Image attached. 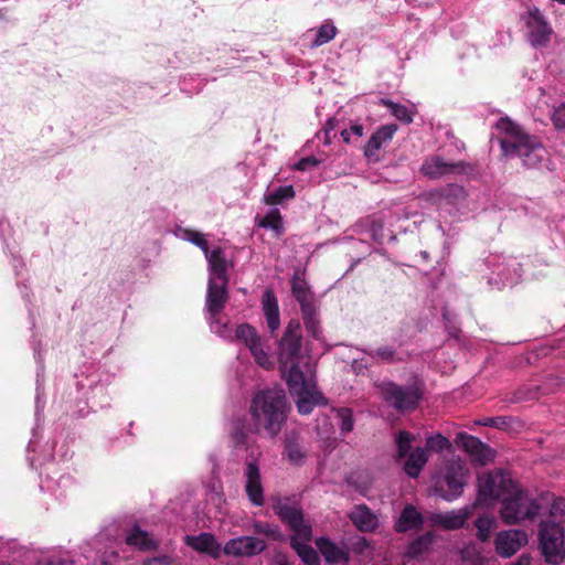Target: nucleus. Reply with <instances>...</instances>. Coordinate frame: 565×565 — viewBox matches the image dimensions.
Returning <instances> with one entry per match:
<instances>
[{
	"instance_id": "1",
	"label": "nucleus",
	"mask_w": 565,
	"mask_h": 565,
	"mask_svg": "<svg viewBox=\"0 0 565 565\" xmlns=\"http://www.w3.org/2000/svg\"><path fill=\"white\" fill-rule=\"evenodd\" d=\"M290 404L286 392L280 387H269L256 392L250 399L248 413L252 419L250 430L264 433L275 438L287 422Z\"/></svg>"
},
{
	"instance_id": "2",
	"label": "nucleus",
	"mask_w": 565,
	"mask_h": 565,
	"mask_svg": "<svg viewBox=\"0 0 565 565\" xmlns=\"http://www.w3.org/2000/svg\"><path fill=\"white\" fill-rule=\"evenodd\" d=\"M495 127L502 135L499 143L504 157H519L526 168L539 167L546 151L535 136L527 134L508 117L500 118Z\"/></svg>"
},
{
	"instance_id": "3",
	"label": "nucleus",
	"mask_w": 565,
	"mask_h": 565,
	"mask_svg": "<svg viewBox=\"0 0 565 565\" xmlns=\"http://www.w3.org/2000/svg\"><path fill=\"white\" fill-rule=\"evenodd\" d=\"M379 390L384 402L398 413L417 409L425 392L424 384L417 381L406 386L393 381H383Z\"/></svg>"
},
{
	"instance_id": "4",
	"label": "nucleus",
	"mask_w": 565,
	"mask_h": 565,
	"mask_svg": "<svg viewBox=\"0 0 565 565\" xmlns=\"http://www.w3.org/2000/svg\"><path fill=\"white\" fill-rule=\"evenodd\" d=\"M541 505L527 491L514 488L502 499L500 515L504 523L516 524L522 520H533Z\"/></svg>"
},
{
	"instance_id": "5",
	"label": "nucleus",
	"mask_w": 565,
	"mask_h": 565,
	"mask_svg": "<svg viewBox=\"0 0 565 565\" xmlns=\"http://www.w3.org/2000/svg\"><path fill=\"white\" fill-rule=\"evenodd\" d=\"M302 345L301 323L297 319H291L278 341L277 354L280 370L286 371L290 362H300L302 358Z\"/></svg>"
},
{
	"instance_id": "6",
	"label": "nucleus",
	"mask_w": 565,
	"mask_h": 565,
	"mask_svg": "<svg viewBox=\"0 0 565 565\" xmlns=\"http://www.w3.org/2000/svg\"><path fill=\"white\" fill-rule=\"evenodd\" d=\"M514 488V482L502 470H493L478 477V503L489 505L503 498Z\"/></svg>"
},
{
	"instance_id": "7",
	"label": "nucleus",
	"mask_w": 565,
	"mask_h": 565,
	"mask_svg": "<svg viewBox=\"0 0 565 565\" xmlns=\"http://www.w3.org/2000/svg\"><path fill=\"white\" fill-rule=\"evenodd\" d=\"M540 546L545 561L561 564L565 557L564 530L555 522H542L539 532Z\"/></svg>"
},
{
	"instance_id": "8",
	"label": "nucleus",
	"mask_w": 565,
	"mask_h": 565,
	"mask_svg": "<svg viewBox=\"0 0 565 565\" xmlns=\"http://www.w3.org/2000/svg\"><path fill=\"white\" fill-rule=\"evenodd\" d=\"M273 510L279 520L294 533L290 537H300L302 542L312 539V527L305 521L301 507L278 500L273 504Z\"/></svg>"
},
{
	"instance_id": "9",
	"label": "nucleus",
	"mask_w": 565,
	"mask_h": 565,
	"mask_svg": "<svg viewBox=\"0 0 565 565\" xmlns=\"http://www.w3.org/2000/svg\"><path fill=\"white\" fill-rule=\"evenodd\" d=\"M235 334L236 338L248 348L255 359V362L259 366L265 370L273 369L274 362L271 361L268 352L264 350L262 338L253 326L242 323L236 328Z\"/></svg>"
},
{
	"instance_id": "10",
	"label": "nucleus",
	"mask_w": 565,
	"mask_h": 565,
	"mask_svg": "<svg viewBox=\"0 0 565 565\" xmlns=\"http://www.w3.org/2000/svg\"><path fill=\"white\" fill-rule=\"evenodd\" d=\"M397 129L395 124L382 125L372 134L363 148V154L369 163H377L383 159L382 148L390 145Z\"/></svg>"
},
{
	"instance_id": "11",
	"label": "nucleus",
	"mask_w": 565,
	"mask_h": 565,
	"mask_svg": "<svg viewBox=\"0 0 565 565\" xmlns=\"http://www.w3.org/2000/svg\"><path fill=\"white\" fill-rule=\"evenodd\" d=\"M526 29L529 42L535 47L547 45L553 33L550 23L536 7L529 10Z\"/></svg>"
},
{
	"instance_id": "12",
	"label": "nucleus",
	"mask_w": 565,
	"mask_h": 565,
	"mask_svg": "<svg viewBox=\"0 0 565 565\" xmlns=\"http://www.w3.org/2000/svg\"><path fill=\"white\" fill-rule=\"evenodd\" d=\"M455 443L460 449L470 456L473 462L481 466L489 463L494 458V451L490 446L467 433H458Z\"/></svg>"
},
{
	"instance_id": "13",
	"label": "nucleus",
	"mask_w": 565,
	"mask_h": 565,
	"mask_svg": "<svg viewBox=\"0 0 565 565\" xmlns=\"http://www.w3.org/2000/svg\"><path fill=\"white\" fill-rule=\"evenodd\" d=\"M467 167L463 161L448 162L440 156H431L423 162L420 171L429 179H439L448 174L462 173Z\"/></svg>"
},
{
	"instance_id": "14",
	"label": "nucleus",
	"mask_w": 565,
	"mask_h": 565,
	"mask_svg": "<svg viewBox=\"0 0 565 565\" xmlns=\"http://www.w3.org/2000/svg\"><path fill=\"white\" fill-rule=\"evenodd\" d=\"M266 547L267 545L264 540L255 536H239L228 540L223 547V552L226 555L236 557H249L260 554Z\"/></svg>"
},
{
	"instance_id": "15",
	"label": "nucleus",
	"mask_w": 565,
	"mask_h": 565,
	"mask_svg": "<svg viewBox=\"0 0 565 565\" xmlns=\"http://www.w3.org/2000/svg\"><path fill=\"white\" fill-rule=\"evenodd\" d=\"M527 543V534L521 530H508L498 533L494 545L502 557H511Z\"/></svg>"
},
{
	"instance_id": "16",
	"label": "nucleus",
	"mask_w": 565,
	"mask_h": 565,
	"mask_svg": "<svg viewBox=\"0 0 565 565\" xmlns=\"http://www.w3.org/2000/svg\"><path fill=\"white\" fill-rule=\"evenodd\" d=\"M244 475L246 477L245 492L254 507H262L265 503L264 488L262 484L260 471L256 461H247Z\"/></svg>"
},
{
	"instance_id": "17",
	"label": "nucleus",
	"mask_w": 565,
	"mask_h": 565,
	"mask_svg": "<svg viewBox=\"0 0 565 565\" xmlns=\"http://www.w3.org/2000/svg\"><path fill=\"white\" fill-rule=\"evenodd\" d=\"M227 285L228 280H217L215 278H209L206 292V309L212 317L218 316L223 311L228 300Z\"/></svg>"
},
{
	"instance_id": "18",
	"label": "nucleus",
	"mask_w": 565,
	"mask_h": 565,
	"mask_svg": "<svg viewBox=\"0 0 565 565\" xmlns=\"http://www.w3.org/2000/svg\"><path fill=\"white\" fill-rule=\"evenodd\" d=\"M444 483L446 484V493L443 494L447 501H451L463 492L465 487V472L460 465H450L447 467Z\"/></svg>"
},
{
	"instance_id": "19",
	"label": "nucleus",
	"mask_w": 565,
	"mask_h": 565,
	"mask_svg": "<svg viewBox=\"0 0 565 565\" xmlns=\"http://www.w3.org/2000/svg\"><path fill=\"white\" fill-rule=\"evenodd\" d=\"M348 516L360 532H374L379 527L377 516L364 503L355 505Z\"/></svg>"
},
{
	"instance_id": "20",
	"label": "nucleus",
	"mask_w": 565,
	"mask_h": 565,
	"mask_svg": "<svg viewBox=\"0 0 565 565\" xmlns=\"http://www.w3.org/2000/svg\"><path fill=\"white\" fill-rule=\"evenodd\" d=\"M184 542L188 546L199 553H205L213 558H217L221 553V545L211 533H200L199 535H186Z\"/></svg>"
},
{
	"instance_id": "21",
	"label": "nucleus",
	"mask_w": 565,
	"mask_h": 565,
	"mask_svg": "<svg viewBox=\"0 0 565 565\" xmlns=\"http://www.w3.org/2000/svg\"><path fill=\"white\" fill-rule=\"evenodd\" d=\"M472 509L473 508H465L458 512L436 513L431 516V521L435 525L445 530H458L461 529L471 516Z\"/></svg>"
},
{
	"instance_id": "22",
	"label": "nucleus",
	"mask_w": 565,
	"mask_h": 565,
	"mask_svg": "<svg viewBox=\"0 0 565 565\" xmlns=\"http://www.w3.org/2000/svg\"><path fill=\"white\" fill-rule=\"evenodd\" d=\"M262 305L267 327L270 333L274 334L280 327V313L278 299L273 290L267 289L264 291L262 296Z\"/></svg>"
},
{
	"instance_id": "23",
	"label": "nucleus",
	"mask_w": 565,
	"mask_h": 565,
	"mask_svg": "<svg viewBox=\"0 0 565 565\" xmlns=\"http://www.w3.org/2000/svg\"><path fill=\"white\" fill-rule=\"evenodd\" d=\"M125 542L141 552L157 551L160 545L159 541L152 539L147 531L141 530L137 524L127 532Z\"/></svg>"
},
{
	"instance_id": "24",
	"label": "nucleus",
	"mask_w": 565,
	"mask_h": 565,
	"mask_svg": "<svg viewBox=\"0 0 565 565\" xmlns=\"http://www.w3.org/2000/svg\"><path fill=\"white\" fill-rule=\"evenodd\" d=\"M424 518L412 504H407L401 512L394 529L397 533H405L409 530H419L423 527Z\"/></svg>"
},
{
	"instance_id": "25",
	"label": "nucleus",
	"mask_w": 565,
	"mask_h": 565,
	"mask_svg": "<svg viewBox=\"0 0 565 565\" xmlns=\"http://www.w3.org/2000/svg\"><path fill=\"white\" fill-rule=\"evenodd\" d=\"M297 396V409L301 415H309L315 406L326 404V398L319 391L308 387L305 391L295 393Z\"/></svg>"
},
{
	"instance_id": "26",
	"label": "nucleus",
	"mask_w": 565,
	"mask_h": 565,
	"mask_svg": "<svg viewBox=\"0 0 565 565\" xmlns=\"http://www.w3.org/2000/svg\"><path fill=\"white\" fill-rule=\"evenodd\" d=\"M316 545L324 559L329 564H335L340 562H349V553L340 548L337 544L330 541L328 537H318Z\"/></svg>"
},
{
	"instance_id": "27",
	"label": "nucleus",
	"mask_w": 565,
	"mask_h": 565,
	"mask_svg": "<svg viewBox=\"0 0 565 565\" xmlns=\"http://www.w3.org/2000/svg\"><path fill=\"white\" fill-rule=\"evenodd\" d=\"M291 394L299 393L310 387L305 373L299 367V362H290L288 367L280 370Z\"/></svg>"
},
{
	"instance_id": "28",
	"label": "nucleus",
	"mask_w": 565,
	"mask_h": 565,
	"mask_svg": "<svg viewBox=\"0 0 565 565\" xmlns=\"http://www.w3.org/2000/svg\"><path fill=\"white\" fill-rule=\"evenodd\" d=\"M205 257L207 259L211 271L210 278H215L217 280H230L226 259L221 247H216L213 250H210L209 255Z\"/></svg>"
},
{
	"instance_id": "29",
	"label": "nucleus",
	"mask_w": 565,
	"mask_h": 565,
	"mask_svg": "<svg viewBox=\"0 0 565 565\" xmlns=\"http://www.w3.org/2000/svg\"><path fill=\"white\" fill-rule=\"evenodd\" d=\"M287 456L290 463L295 466H301L306 457V451L299 443V436L296 433L286 435L284 441V452Z\"/></svg>"
},
{
	"instance_id": "30",
	"label": "nucleus",
	"mask_w": 565,
	"mask_h": 565,
	"mask_svg": "<svg viewBox=\"0 0 565 565\" xmlns=\"http://www.w3.org/2000/svg\"><path fill=\"white\" fill-rule=\"evenodd\" d=\"M404 463V471L411 478H417L428 461L427 451L424 448H416L413 452L408 454Z\"/></svg>"
},
{
	"instance_id": "31",
	"label": "nucleus",
	"mask_w": 565,
	"mask_h": 565,
	"mask_svg": "<svg viewBox=\"0 0 565 565\" xmlns=\"http://www.w3.org/2000/svg\"><path fill=\"white\" fill-rule=\"evenodd\" d=\"M290 546L306 565H320L317 551L300 537H290Z\"/></svg>"
},
{
	"instance_id": "32",
	"label": "nucleus",
	"mask_w": 565,
	"mask_h": 565,
	"mask_svg": "<svg viewBox=\"0 0 565 565\" xmlns=\"http://www.w3.org/2000/svg\"><path fill=\"white\" fill-rule=\"evenodd\" d=\"M434 540L435 534L433 532H426L408 544L405 555L412 559L418 558L431 547Z\"/></svg>"
},
{
	"instance_id": "33",
	"label": "nucleus",
	"mask_w": 565,
	"mask_h": 565,
	"mask_svg": "<svg viewBox=\"0 0 565 565\" xmlns=\"http://www.w3.org/2000/svg\"><path fill=\"white\" fill-rule=\"evenodd\" d=\"M291 292L292 296L300 305V310L313 307L312 295L307 286V282L298 277H294L291 280Z\"/></svg>"
},
{
	"instance_id": "34",
	"label": "nucleus",
	"mask_w": 565,
	"mask_h": 565,
	"mask_svg": "<svg viewBox=\"0 0 565 565\" xmlns=\"http://www.w3.org/2000/svg\"><path fill=\"white\" fill-rule=\"evenodd\" d=\"M252 527L255 534L264 535L275 542H284L286 539L280 527L274 523L255 521Z\"/></svg>"
},
{
	"instance_id": "35",
	"label": "nucleus",
	"mask_w": 565,
	"mask_h": 565,
	"mask_svg": "<svg viewBox=\"0 0 565 565\" xmlns=\"http://www.w3.org/2000/svg\"><path fill=\"white\" fill-rule=\"evenodd\" d=\"M338 34L335 25L327 20L316 31V38L311 43V47L322 46L332 41Z\"/></svg>"
},
{
	"instance_id": "36",
	"label": "nucleus",
	"mask_w": 565,
	"mask_h": 565,
	"mask_svg": "<svg viewBox=\"0 0 565 565\" xmlns=\"http://www.w3.org/2000/svg\"><path fill=\"white\" fill-rule=\"evenodd\" d=\"M258 226L273 230L276 236L284 233V224L280 211L271 209L262 220L258 221Z\"/></svg>"
},
{
	"instance_id": "37",
	"label": "nucleus",
	"mask_w": 565,
	"mask_h": 565,
	"mask_svg": "<svg viewBox=\"0 0 565 565\" xmlns=\"http://www.w3.org/2000/svg\"><path fill=\"white\" fill-rule=\"evenodd\" d=\"M295 189L292 185H281L275 189L273 192L265 195L264 201L269 205L281 204L285 200L295 198Z\"/></svg>"
},
{
	"instance_id": "38",
	"label": "nucleus",
	"mask_w": 565,
	"mask_h": 565,
	"mask_svg": "<svg viewBox=\"0 0 565 565\" xmlns=\"http://www.w3.org/2000/svg\"><path fill=\"white\" fill-rule=\"evenodd\" d=\"M381 105L385 106L391 110V114L399 121L404 124H411L413 121V113L404 105L394 103L391 99L382 98Z\"/></svg>"
},
{
	"instance_id": "39",
	"label": "nucleus",
	"mask_w": 565,
	"mask_h": 565,
	"mask_svg": "<svg viewBox=\"0 0 565 565\" xmlns=\"http://www.w3.org/2000/svg\"><path fill=\"white\" fill-rule=\"evenodd\" d=\"M303 323L306 327L307 332L315 339H318L320 337L321 330H320V322L317 318L316 308L310 307L307 309L301 310Z\"/></svg>"
},
{
	"instance_id": "40",
	"label": "nucleus",
	"mask_w": 565,
	"mask_h": 565,
	"mask_svg": "<svg viewBox=\"0 0 565 565\" xmlns=\"http://www.w3.org/2000/svg\"><path fill=\"white\" fill-rule=\"evenodd\" d=\"M250 428L252 423L248 425V427H246L244 418H238L235 422H233L231 437L234 441L235 447L245 445L247 439V433H253Z\"/></svg>"
},
{
	"instance_id": "41",
	"label": "nucleus",
	"mask_w": 565,
	"mask_h": 565,
	"mask_svg": "<svg viewBox=\"0 0 565 565\" xmlns=\"http://www.w3.org/2000/svg\"><path fill=\"white\" fill-rule=\"evenodd\" d=\"M367 355L372 359H379L382 362L385 363H392L394 361H402L401 358H396L397 352L396 349L392 345H383L379 347L376 349H372L367 351Z\"/></svg>"
},
{
	"instance_id": "42",
	"label": "nucleus",
	"mask_w": 565,
	"mask_h": 565,
	"mask_svg": "<svg viewBox=\"0 0 565 565\" xmlns=\"http://www.w3.org/2000/svg\"><path fill=\"white\" fill-rule=\"evenodd\" d=\"M337 418L340 420V431L343 436L351 433L354 428L353 412L349 407H340L335 409Z\"/></svg>"
},
{
	"instance_id": "43",
	"label": "nucleus",
	"mask_w": 565,
	"mask_h": 565,
	"mask_svg": "<svg viewBox=\"0 0 565 565\" xmlns=\"http://www.w3.org/2000/svg\"><path fill=\"white\" fill-rule=\"evenodd\" d=\"M494 523V519L488 515H481L475 521L477 537L481 542H487L489 540Z\"/></svg>"
},
{
	"instance_id": "44",
	"label": "nucleus",
	"mask_w": 565,
	"mask_h": 565,
	"mask_svg": "<svg viewBox=\"0 0 565 565\" xmlns=\"http://www.w3.org/2000/svg\"><path fill=\"white\" fill-rule=\"evenodd\" d=\"M451 448V443L448 438L443 436L441 434H436L434 436H429L426 439V451L430 450L434 452H443L444 450H449Z\"/></svg>"
},
{
	"instance_id": "45",
	"label": "nucleus",
	"mask_w": 565,
	"mask_h": 565,
	"mask_svg": "<svg viewBox=\"0 0 565 565\" xmlns=\"http://www.w3.org/2000/svg\"><path fill=\"white\" fill-rule=\"evenodd\" d=\"M413 440H414V435L411 434L409 431L402 430L398 433V435L396 437L398 458H405L408 454H411Z\"/></svg>"
},
{
	"instance_id": "46",
	"label": "nucleus",
	"mask_w": 565,
	"mask_h": 565,
	"mask_svg": "<svg viewBox=\"0 0 565 565\" xmlns=\"http://www.w3.org/2000/svg\"><path fill=\"white\" fill-rule=\"evenodd\" d=\"M550 515L553 519L552 522H555L557 524H562L565 522V499L564 498H557L554 499L551 509H550Z\"/></svg>"
},
{
	"instance_id": "47",
	"label": "nucleus",
	"mask_w": 565,
	"mask_h": 565,
	"mask_svg": "<svg viewBox=\"0 0 565 565\" xmlns=\"http://www.w3.org/2000/svg\"><path fill=\"white\" fill-rule=\"evenodd\" d=\"M185 238L201 248L205 256L209 255L210 247L207 241L204 238L203 234L193 230H185L184 232Z\"/></svg>"
},
{
	"instance_id": "48",
	"label": "nucleus",
	"mask_w": 565,
	"mask_h": 565,
	"mask_svg": "<svg viewBox=\"0 0 565 565\" xmlns=\"http://www.w3.org/2000/svg\"><path fill=\"white\" fill-rule=\"evenodd\" d=\"M551 120L557 130H565V103L555 107Z\"/></svg>"
},
{
	"instance_id": "49",
	"label": "nucleus",
	"mask_w": 565,
	"mask_h": 565,
	"mask_svg": "<svg viewBox=\"0 0 565 565\" xmlns=\"http://www.w3.org/2000/svg\"><path fill=\"white\" fill-rule=\"evenodd\" d=\"M508 423H509V420L504 416L487 417V418L478 422L479 425L494 427V428H499V429L505 428L508 426Z\"/></svg>"
},
{
	"instance_id": "50",
	"label": "nucleus",
	"mask_w": 565,
	"mask_h": 565,
	"mask_svg": "<svg viewBox=\"0 0 565 565\" xmlns=\"http://www.w3.org/2000/svg\"><path fill=\"white\" fill-rule=\"evenodd\" d=\"M320 163V160H318L313 156L301 158L296 164L295 169L298 171H307L311 168L317 167Z\"/></svg>"
},
{
	"instance_id": "51",
	"label": "nucleus",
	"mask_w": 565,
	"mask_h": 565,
	"mask_svg": "<svg viewBox=\"0 0 565 565\" xmlns=\"http://www.w3.org/2000/svg\"><path fill=\"white\" fill-rule=\"evenodd\" d=\"M36 565H73L72 561L64 559L62 557H51L36 563Z\"/></svg>"
},
{
	"instance_id": "52",
	"label": "nucleus",
	"mask_w": 565,
	"mask_h": 565,
	"mask_svg": "<svg viewBox=\"0 0 565 565\" xmlns=\"http://www.w3.org/2000/svg\"><path fill=\"white\" fill-rule=\"evenodd\" d=\"M369 547V542L365 537H359L354 542V551L362 553L365 548Z\"/></svg>"
},
{
	"instance_id": "53",
	"label": "nucleus",
	"mask_w": 565,
	"mask_h": 565,
	"mask_svg": "<svg viewBox=\"0 0 565 565\" xmlns=\"http://www.w3.org/2000/svg\"><path fill=\"white\" fill-rule=\"evenodd\" d=\"M156 564L158 565H174V559L169 555L156 556Z\"/></svg>"
},
{
	"instance_id": "54",
	"label": "nucleus",
	"mask_w": 565,
	"mask_h": 565,
	"mask_svg": "<svg viewBox=\"0 0 565 565\" xmlns=\"http://www.w3.org/2000/svg\"><path fill=\"white\" fill-rule=\"evenodd\" d=\"M349 130H350V132H351L352 135H354V136H356V137H362V136H363V134H364V127H363V125L358 124V122H355V124L351 125V127H350V129H349Z\"/></svg>"
},
{
	"instance_id": "55",
	"label": "nucleus",
	"mask_w": 565,
	"mask_h": 565,
	"mask_svg": "<svg viewBox=\"0 0 565 565\" xmlns=\"http://www.w3.org/2000/svg\"><path fill=\"white\" fill-rule=\"evenodd\" d=\"M273 565H291L284 554H277L274 556Z\"/></svg>"
},
{
	"instance_id": "56",
	"label": "nucleus",
	"mask_w": 565,
	"mask_h": 565,
	"mask_svg": "<svg viewBox=\"0 0 565 565\" xmlns=\"http://www.w3.org/2000/svg\"><path fill=\"white\" fill-rule=\"evenodd\" d=\"M337 120L334 118H329L323 127V134H331L335 129Z\"/></svg>"
},
{
	"instance_id": "57",
	"label": "nucleus",
	"mask_w": 565,
	"mask_h": 565,
	"mask_svg": "<svg viewBox=\"0 0 565 565\" xmlns=\"http://www.w3.org/2000/svg\"><path fill=\"white\" fill-rule=\"evenodd\" d=\"M350 135H351V132H350V130H349V129H343V130L341 131V137H342V139H343V141H344V142H347V143H349V142H350V140H351V139H350Z\"/></svg>"
},
{
	"instance_id": "58",
	"label": "nucleus",
	"mask_w": 565,
	"mask_h": 565,
	"mask_svg": "<svg viewBox=\"0 0 565 565\" xmlns=\"http://www.w3.org/2000/svg\"><path fill=\"white\" fill-rule=\"evenodd\" d=\"M156 563V556L148 557L142 562V565H153Z\"/></svg>"
},
{
	"instance_id": "59",
	"label": "nucleus",
	"mask_w": 565,
	"mask_h": 565,
	"mask_svg": "<svg viewBox=\"0 0 565 565\" xmlns=\"http://www.w3.org/2000/svg\"><path fill=\"white\" fill-rule=\"evenodd\" d=\"M523 399H525V397L522 395V392L520 391V392H518L515 394V397L513 398V402H520V401H523Z\"/></svg>"
},
{
	"instance_id": "60",
	"label": "nucleus",
	"mask_w": 565,
	"mask_h": 565,
	"mask_svg": "<svg viewBox=\"0 0 565 565\" xmlns=\"http://www.w3.org/2000/svg\"><path fill=\"white\" fill-rule=\"evenodd\" d=\"M323 142L324 145H330L332 142L330 134H324Z\"/></svg>"
}]
</instances>
